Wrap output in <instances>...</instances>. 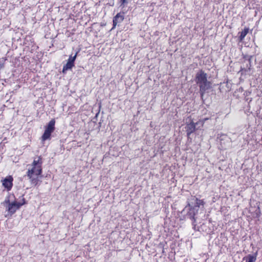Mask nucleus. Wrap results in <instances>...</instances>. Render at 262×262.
<instances>
[{
    "label": "nucleus",
    "instance_id": "4468645a",
    "mask_svg": "<svg viewBox=\"0 0 262 262\" xmlns=\"http://www.w3.org/2000/svg\"><path fill=\"white\" fill-rule=\"evenodd\" d=\"M205 203L203 200H200L198 198L196 199V207H200L201 206H203L204 205Z\"/></svg>",
    "mask_w": 262,
    "mask_h": 262
},
{
    "label": "nucleus",
    "instance_id": "0eeeda50",
    "mask_svg": "<svg viewBox=\"0 0 262 262\" xmlns=\"http://www.w3.org/2000/svg\"><path fill=\"white\" fill-rule=\"evenodd\" d=\"M211 82L208 80H206L204 82L200 83L199 86L200 87V91L201 93V96L202 97H203L204 94L206 92V91L211 88Z\"/></svg>",
    "mask_w": 262,
    "mask_h": 262
},
{
    "label": "nucleus",
    "instance_id": "9d476101",
    "mask_svg": "<svg viewBox=\"0 0 262 262\" xmlns=\"http://www.w3.org/2000/svg\"><path fill=\"white\" fill-rule=\"evenodd\" d=\"M249 32V28H245L241 32H239V39L240 41H242L245 37L246 36V35Z\"/></svg>",
    "mask_w": 262,
    "mask_h": 262
},
{
    "label": "nucleus",
    "instance_id": "39448f33",
    "mask_svg": "<svg viewBox=\"0 0 262 262\" xmlns=\"http://www.w3.org/2000/svg\"><path fill=\"white\" fill-rule=\"evenodd\" d=\"M13 178L12 176H8L6 177L4 180H2L3 186L5 188L9 191L11 190L13 187Z\"/></svg>",
    "mask_w": 262,
    "mask_h": 262
},
{
    "label": "nucleus",
    "instance_id": "f257e3e1",
    "mask_svg": "<svg viewBox=\"0 0 262 262\" xmlns=\"http://www.w3.org/2000/svg\"><path fill=\"white\" fill-rule=\"evenodd\" d=\"M42 159L41 156L34 158L31 164L32 168L27 171V176L30 180L31 184L37 186L39 184V177L42 172Z\"/></svg>",
    "mask_w": 262,
    "mask_h": 262
},
{
    "label": "nucleus",
    "instance_id": "dca6fc26",
    "mask_svg": "<svg viewBox=\"0 0 262 262\" xmlns=\"http://www.w3.org/2000/svg\"><path fill=\"white\" fill-rule=\"evenodd\" d=\"M5 67V63H0V71L4 69V68Z\"/></svg>",
    "mask_w": 262,
    "mask_h": 262
},
{
    "label": "nucleus",
    "instance_id": "20e7f679",
    "mask_svg": "<svg viewBox=\"0 0 262 262\" xmlns=\"http://www.w3.org/2000/svg\"><path fill=\"white\" fill-rule=\"evenodd\" d=\"M55 120L53 119L46 126L45 132L41 136V140L42 141L51 139V134L55 129Z\"/></svg>",
    "mask_w": 262,
    "mask_h": 262
},
{
    "label": "nucleus",
    "instance_id": "1a4fd4ad",
    "mask_svg": "<svg viewBox=\"0 0 262 262\" xmlns=\"http://www.w3.org/2000/svg\"><path fill=\"white\" fill-rule=\"evenodd\" d=\"M244 62V63L243 64V66H241L242 70H244L245 71L250 70L251 67L250 60L245 59Z\"/></svg>",
    "mask_w": 262,
    "mask_h": 262
},
{
    "label": "nucleus",
    "instance_id": "f3484780",
    "mask_svg": "<svg viewBox=\"0 0 262 262\" xmlns=\"http://www.w3.org/2000/svg\"><path fill=\"white\" fill-rule=\"evenodd\" d=\"M4 59V61H6L7 60V59L5 58H3Z\"/></svg>",
    "mask_w": 262,
    "mask_h": 262
},
{
    "label": "nucleus",
    "instance_id": "423d86ee",
    "mask_svg": "<svg viewBox=\"0 0 262 262\" xmlns=\"http://www.w3.org/2000/svg\"><path fill=\"white\" fill-rule=\"evenodd\" d=\"M206 80H207V75L204 71L200 70L196 73L195 80L198 85L204 82L205 81H206Z\"/></svg>",
    "mask_w": 262,
    "mask_h": 262
},
{
    "label": "nucleus",
    "instance_id": "ddd939ff",
    "mask_svg": "<svg viewBox=\"0 0 262 262\" xmlns=\"http://www.w3.org/2000/svg\"><path fill=\"white\" fill-rule=\"evenodd\" d=\"M78 52H76L74 56H72V55L70 56L68 61L71 62L72 63L75 64V61Z\"/></svg>",
    "mask_w": 262,
    "mask_h": 262
},
{
    "label": "nucleus",
    "instance_id": "9b49d317",
    "mask_svg": "<svg viewBox=\"0 0 262 262\" xmlns=\"http://www.w3.org/2000/svg\"><path fill=\"white\" fill-rule=\"evenodd\" d=\"M74 66L75 64L71 62L68 61L67 63L63 67L62 73H64L67 70L71 69Z\"/></svg>",
    "mask_w": 262,
    "mask_h": 262
},
{
    "label": "nucleus",
    "instance_id": "6e6552de",
    "mask_svg": "<svg viewBox=\"0 0 262 262\" xmlns=\"http://www.w3.org/2000/svg\"><path fill=\"white\" fill-rule=\"evenodd\" d=\"M124 19V12L118 13L114 17L113 20V27L112 29H114L118 23H120L123 21Z\"/></svg>",
    "mask_w": 262,
    "mask_h": 262
},
{
    "label": "nucleus",
    "instance_id": "2eb2a0df",
    "mask_svg": "<svg viewBox=\"0 0 262 262\" xmlns=\"http://www.w3.org/2000/svg\"><path fill=\"white\" fill-rule=\"evenodd\" d=\"M128 3L127 0H120L119 1V4L120 5V7L121 8H124L125 6V5Z\"/></svg>",
    "mask_w": 262,
    "mask_h": 262
},
{
    "label": "nucleus",
    "instance_id": "f03ea898",
    "mask_svg": "<svg viewBox=\"0 0 262 262\" xmlns=\"http://www.w3.org/2000/svg\"><path fill=\"white\" fill-rule=\"evenodd\" d=\"M21 198V200L19 202H17L14 200L11 202L8 197L6 198L5 200L4 203L7 205V211L10 216L14 214L16 212V210L19 209L23 205L27 204L26 199L24 197V195H22Z\"/></svg>",
    "mask_w": 262,
    "mask_h": 262
},
{
    "label": "nucleus",
    "instance_id": "f8f14e48",
    "mask_svg": "<svg viewBox=\"0 0 262 262\" xmlns=\"http://www.w3.org/2000/svg\"><path fill=\"white\" fill-rule=\"evenodd\" d=\"M256 259V255H248L247 257H244L243 260L246 262H254Z\"/></svg>",
    "mask_w": 262,
    "mask_h": 262
},
{
    "label": "nucleus",
    "instance_id": "7ed1b4c3",
    "mask_svg": "<svg viewBox=\"0 0 262 262\" xmlns=\"http://www.w3.org/2000/svg\"><path fill=\"white\" fill-rule=\"evenodd\" d=\"M207 120H208V118H206L203 119L199 120L195 123H194L192 120H191L190 123H186L185 129L187 134V137L188 140L190 139V140H191V139L190 138L191 134L194 133L197 129H199V127L196 128V126L199 124H200L201 127H203L205 121Z\"/></svg>",
    "mask_w": 262,
    "mask_h": 262
}]
</instances>
